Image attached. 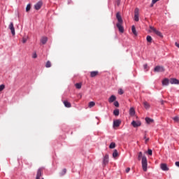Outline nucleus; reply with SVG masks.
Masks as SVG:
<instances>
[{
	"mask_svg": "<svg viewBox=\"0 0 179 179\" xmlns=\"http://www.w3.org/2000/svg\"><path fill=\"white\" fill-rule=\"evenodd\" d=\"M94 106H96V103H94V101H90L89 103L88 107L92 108V107H94Z\"/></svg>",
	"mask_w": 179,
	"mask_h": 179,
	"instance_id": "23",
	"label": "nucleus"
},
{
	"mask_svg": "<svg viewBox=\"0 0 179 179\" xmlns=\"http://www.w3.org/2000/svg\"><path fill=\"white\" fill-rule=\"evenodd\" d=\"M143 68H144V69H145L146 71H148V64H144L143 65Z\"/></svg>",
	"mask_w": 179,
	"mask_h": 179,
	"instance_id": "39",
	"label": "nucleus"
},
{
	"mask_svg": "<svg viewBox=\"0 0 179 179\" xmlns=\"http://www.w3.org/2000/svg\"><path fill=\"white\" fill-rule=\"evenodd\" d=\"M117 5H120V2L117 3Z\"/></svg>",
	"mask_w": 179,
	"mask_h": 179,
	"instance_id": "46",
	"label": "nucleus"
},
{
	"mask_svg": "<svg viewBox=\"0 0 179 179\" xmlns=\"http://www.w3.org/2000/svg\"><path fill=\"white\" fill-rule=\"evenodd\" d=\"M41 6H43V1H38L35 4L34 9H36V10H40Z\"/></svg>",
	"mask_w": 179,
	"mask_h": 179,
	"instance_id": "8",
	"label": "nucleus"
},
{
	"mask_svg": "<svg viewBox=\"0 0 179 179\" xmlns=\"http://www.w3.org/2000/svg\"><path fill=\"white\" fill-rule=\"evenodd\" d=\"M98 75H99V71H97L90 72L91 78H96V76H98Z\"/></svg>",
	"mask_w": 179,
	"mask_h": 179,
	"instance_id": "15",
	"label": "nucleus"
},
{
	"mask_svg": "<svg viewBox=\"0 0 179 179\" xmlns=\"http://www.w3.org/2000/svg\"><path fill=\"white\" fill-rule=\"evenodd\" d=\"M31 9V6L30 4H28L26 7V12H29V10H30Z\"/></svg>",
	"mask_w": 179,
	"mask_h": 179,
	"instance_id": "33",
	"label": "nucleus"
},
{
	"mask_svg": "<svg viewBox=\"0 0 179 179\" xmlns=\"http://www.w3.org/2000/svg\"><path fill=\"white\" fill-rule=\"evenodd\" d=\"M145 121L147 124H152V122H153L154 120L152 119H150V117H146Z\"/></svg>",
	"mask_w": 179,
	"mask_h": 179,
	"instance_id": "24",
	"label": "nucleus"
},
{
	"mask_svg": "<svg viewBox=\"0 0 179 179\" xmlns=\"http://www.w3.org/2000/svg\"><path fill=\"white\" fill-rule=\"evenodd\" d=\"M131 31L134 36H138V33L136 32V28H135V25L131 27Z\"/></svg>",
	"mask_w": 179,
	"mask_h": 179,
	"instance_id": "19",
	"label": "nucleus"
},
{
	"mask_svg": "<svg viewBox=\"0 0 179 179\" xmlns=\"http://www.w3.org/2000/svg\"><path fill=\"white\" fill-rule=\"evenodd\" d=\"M121 125V120H116L113 121V127L114 128H117Z\"/></svg>",
	"mask_w": 179,
	"mask_h": 179,
	"instance_id": "12",
	"label": "nucleus"
},
{
	"mask_svg": "<svg viewBox=\"0 0 179 179\" xmlns=\"http://www.w3.org/2000/svg\"><path fill=\"white\" fill-rule=\"evenodd\" d=\"M169 83H171V85H179V80L177 78H171Z\"/></svg>",
	"mask_w": 179,
	"mask_h": 179,
	"instance_id": "11",
	"label": "nucleus"
},
{
	"mask_svg": "<svg viewBox=\"0 0 179 179\" xmlns=\"http://www.w3.org/2000/svg\"><path fill=\"white\" fill-rule=\"evenodd\" d=\"M8 29H10L11 31V34H13V36H15V27L13 26V22L10 23Z\"/></svg>",
	"mask_w": 179,
	"mask_h": 179,
	"instance_id": "10",
	"label": "nucleus"
},
{
	"mask_svg": "<svg viewBox=\"0 0 179 179\" xmlns=\"http://www.w3.org/2000/svg\"><path fill=\"white\" fill-rule=\"evenodd\" d=\"M149 141H150V138H147L145 139V143H148V142H149Z\"/></svg>",
	"mask_w": 179,
	"mask_h": 179,
	"instance_id": "43",
	"label": "nucleus"
},
{
	"mask_svg": "<svg viewBox=\"0 0 179 179\" xmlns=\"http://www.w3.org/2000/svg\"><path fill=\"white\" fill-rule=\"evenodd\" d=\"M47 41H48V38L45 37V36H43L41 38V43L42 44H46L47 43Z\"/></svg>",
	"mask_w": 179,
	"mask_h": 179,
	"instance_id": "17",
	"label": "nucleus"
},
{
	"mask_svg": "<svg viewBox=\"0 0 179 179\" xmlns=\"http://www.w3.org/2000/svg\"><path fill=\"white\" fill-rule=\"evenodd\" d=\"M75 86L76 89H82V83H76Z\"/></svg>",
	"mask_w": 179,
	"mask_h": 179,
	"instance_id": "27",
	"label": "nucleus"
},
{
	"mask_svg": "<svg viewBox=\"0 0 179 179\" xmlns=\"http://www.w3.org/2000/svg\"><path fill=\"white\" fill-rule=\"evenodd\" d=\"M113 114L114 115H115L116 117H118V115H120V110L116 109L113 111Z\"/></svg>",
	"mask_w": 179,
	"mask_h": 179,
	"instance_id": "25",
	"label": "nucleus"
},
{
	"mask_svg": "<svg viewBox=\"0 0 179 179\" xmlns=\"http://www.w3.org/2000/svg\"><path fill=\"white\" fill-rule=\"evenodd\" d=\"M27 38H29V37H27V36L22 38V43H23V44H25V43L27 42Z\"/></svg>",
	"mask_w": 179,
	"mask_h": 179,
	"instance_id": "30",
	"label": "nucleus"
},
{
	"mask_svg": "<svg viewBox=\"0 0 179 179\" xmlns=\"http://www.w3.org/2000/svg\"><path fill=\"white\" fill-rule=\"evenodd\" d=\"M175 45H176V47H178V48H179V43H176Z\"/></svg>",
	"mask_w": 179,
	"mask_h": 179,
	"instance_id": "44",
	"label": "nucleus"
},
{
	"mask_svg": "<svg viewBox=\"0 0 179 179\" xmlns=\"http://www.w3.org/2000/svg\"><path fill=\"white\" fill-rule=\"evenodd\" d=\"M174 122H179V117L178 116L173 117Z\"/></svg>",
	"mask_w": 179,
	"mask_h": 179,
	"instance_id": "32",
	"label": "nucleus"
},
{
	"mask_svg": "<svg viewBox=\"0 0 179 179\" xmlns=\"http://www.w3.org/2000/svg\"><path fill=\"white\" fill-rule=\"evenodd\" d=\"M117 100V97L115 95H111L110 97L108 99V101L110 103H114Z\"/></svg>",
	"mask_w": 179,
	"mask_h": 179,
	"instance_id": "16",
	"label": "nucleus"
},
{
	"mask_svg": "<svg viewBox=\"0 0 179 179\" xmlns=\"http://www.w3.org/2000/svg\"><path fill=\"white\" fill-rule=\"evenodd\" d=\"M114 106L115 107H120V103H118V101H115L114 102Z\"/></svg>",
	"mask_w": 179,
	"mask_h": 179,
	"instance_id": "35",
	"label": "nucleus"
},
{
	"mask_svg": "<svg viewBox=\"0 0 179 179\" xmlns=\"http://www.w3.org/2000/svg\"><path fill=\"white\" fill-rule=\"evenodd\" d=\"M63 103L65 107H66L67 108H71V103L68 102V101H64Z\"/></svg>",
	"mask_w": 179,
	"mask_h": 179,
	"instance_id": "18",
	"label": "nucleus"
},
{
	"mask_svg": "<svg viewBox=\"0 0 179 179\" xmlns=\"http://www.w3.org/2000/svg\"><path fill=\"white\" fill-rule=\"evenodd\" d=\"M5 89V85L2 84L0 85V92H2Z\"/></svg>",
	"mask_w": 179,
	"mask_h": 179,
	"instance_id": "34",
	"label": "nucleus"
},
{
	"mask_svg": "<svg viewBox=\"0 0 179 179\" xmlns=\"http://www.w3.org/2000/svg\"><path fill=\"white\" fill-rule=\"evenodd\" d=\"M134 20L135 22H139V8H138L134 10Z\"/></svg>",
	"mask_w": 179,
	"mask_h": 179,
	"instance_id": "3",
	"label": "nucleus"
},
{
	"mask_svg": "<svg viewBox=\"0 0 179 179\" xmlns=\"http://www.w3.org/2000/svg\"><path fill=\"white\" fill-rule=\"evenodd\" d=\"M46 68H51V62L48 61L45 64Z\"/></svg>",
	"mask_w": 179,
	"mask_h": 179,
	"instance_id": "28",
	"label": "nucleus"
},
{
	"mask_svg": "<svg viewBox=\"0 0 179 179\" xmlns=\"http://www.w3.org/2000/svg\"><path fill=\"white\" fill-rule=\"evenodd\" d=\"M169 83H170L169 78H164L162 81L163 86H169Z\"/></svg>",
	"mask_w": 179,
	"mask_h": 179,
	"instance_id": "14",
	"label": "nucleus"
},
{
	"mask_svg": "<svg viewBox=\"0 0 179 179\" xmlns=\"http://www.w3.org/2000/svg\"><path fill=\"white\" fill-rule=\"evenodd\" d=\"M154 72H164V67L162 66H157L154 69Z\"/></svg>",
	"mask_w": 179,
	"mask_h": 179,
	"instance_id": "6",
	"label": "nucleus"
},
{
	"mask_svg": "<svg viewBox=\"0 0 179 179\" xmlns=\"http://www.w3.org/2000/svg\"><path fill=\"white\" fill-rule=\"evenodd\" d=\"M175 164H176V166L177 167H179V162H176L175 163Z\"/></svg>",
	"mask_w": 179,
	"mask_h": 179,
	"instance_id": "41",
	"label": "nucleus"
},
{
	"mask_svg": "<svg viewBox=\"0 0 179 179\" xmlns=\"http://www.w3.org/2000/svg\"><path fill=\"white\" fill-rule=\"evenodd\" d=\"M147 41H148V43H152V36H147Z\"/></svg>",
	"mask_w": 179,
	"mask_h": 179,
	"instance_id": "29",
	"label": "nucleus"
},
{
	"mask_svg": "<svg viewBox=\"0 0 179 179\" xmlns=\"http://www.w3.org/2000/svg\"><path fill=\"white\" fill-rule=\"evenodd\" d=\"M159 1H160V0H152V3H151V8L152 7H153V5L155 4V3H156L157 2H159Z\"/></svg>",
	"mask_w": 179,
	"mask_h": 179,
	"instance_id": "31",
	"label": "nucleus"
},
{
	"mask_svg": "<svg viewBox=\"0 0 179 179\" xmlns=\"http://www.w3.org/2000/svg\"><path fill=\"white\" fill-rule=\"evenodd\" d=\"M118 93H119V94H124V90H122V89H120L118 90Z\"/></svg>",
	"mask_w": 179,
	"mask_h": 179,
	"instance_id": "36",
	"label": "nucleus"
},
{
	"mask_svg": "<svg viewBox=\"0 0 179 179\" xmlns=\"http://www.w3.org/2000/svg\"><path fill=\"white\" fill-rule=\"evenodd\" d=\"M63 173H64V174H66V169H63Z\"/></svg>",
	"mask_w": 179,
	"mask_h": 179,
	"instance_id": "42",
	"label": "nucleus"
},
{
	"mask_svg": "<svg viewBox=\"0 0 179 179\" xmlns=\"http://www.w3.org/2000/svg\"><path fill=\"white\" fill-rule=\"evenodd\" d=\"M160 167L163 171H169V167L166 164H161Z\"/></svg>",
	"mask_w": 179,
	"mask_h": 179,
	"instance_id": "13",
	"label": "nucleus"
},
{
	"mask_svg": "<svg viewBox=\"0 0 179 179\" xmlns=\"http://www.w3.org/2000/svg\"><path fill=\"white\" fill-rule=\"evenodd\" d=\"M143 106H144L145 108H146V110L150 108V105L147 101L143 102Z\"/></svg>",
	"mask_w": 179,
	"mask_h": 179,
	"instance_id": "22",
	"label": "nucleus"
},
{
	"mask_svg": "<svg viewBox=\"0 0 179 179\" xmlns=\"http://www.w3.org/2000/svg\"><path fill=\"white\" fill-rule=\"evenodd\" d=\"M144 139H148V138H146V136H144Z\"/></svg>",
	"mask_w": 179,
	"mask_h": 179,
	"instance_id": "45",
	"label": "nucleus"
},
{
	"mask_svg": "<svg viewBox=\"0 0 179 179\" xmlns=\"http://www.w3.org/2000/svg\"><path fill=\"white\" fill-rule=\"evenodd\" d=\"M115 148V143L112 142L110 145H109V148L110 149H114Z\"/></svg>",
	"mask_w": 179,
	"mask_h": 179,
	"instance_id": "26",
	"label": "nucleus"
},
{
	"mask_svg": "<svg viewBox=\"0 0 179 179\" xmlns=\"http://www.w3.org/2000/svg\"><path fill=\"white\" fill-rule=\"evenodd\" d=\"M131 125L134 127V128H138V127H141V125H142V123H141L140 121L133 120L131 122Z\"/></svg>",
	"mask_w": 179,
	"mask_h": 179,
	"instance_id": "7",
	"label": "nucleus"
},
{
	"mask_svg": "<svg viewBox=\"0 0 179 179\" xmlns=\"http://www.w3.org/2000/svg\"><path fill=\"white\" fill-rule=\"evenodd\" d=\"M32 58H34V59L37 58V53L34 52L32 55Z\"/></svg>",
	"mask_w": 179,
	"mask_h": 179,
	"instance_id": "38",
	"label": "nucleus"
},
{
	"mask_svg": "<svg viewBox=\"0 0 179 179\" xmlns=\"http://www.w3.org/2000/svg\"><path fill=\"white\" fill-rule=\"evenodd\" d=\"M129 171H131V168H127L126 173H129Z\"/></svg>",
	"mask_w": 179,
	"mask_h": 179,
	"instance_id": "40",
	"label": "nucleus"
},
{
	"mask_svg": "<svg viewBox=\"0 0 179 179\" xmlns=\"http://www.w3.org/2000/svg\"><path fill=\"white\" fill-rule=\"evenodd\" d=\"M129 115H131V117H134V115H135V108H131L129 109Z\"/></svg>",
	"mask_w": 179,
	"mask_h": 179,
	"instance_id": "20",
	"label": "nucleus"
},
{
	"mask_svg": "<svg viewBox=\"0 0 179 179\" xmlns=\"http://www.w3.org/2000/svg\"><path fill=\"white\" fill-rule=\"evenodd\" d=\"M148 154L150 156H152V150L149 149V150H148Z\"/></svg>",
	"mask_w": 179,
	"mask_h": 179,
	"instance_id": "37",
	"label": "nucleus"
},
{
	"mask_svg": "<svg viewBox=\"0 0 179 179\" xmlns=\"http://www.w3.org/2000/svg\"><path fill=\"white\" fill-rule=\"evenodd\" d=\"M150 29L151 31H153L157 36H159V37H163V34L159 31L157 30L156 28L154 27H150Z\"/></svg>",
	"mask_w": 179,
	"mask_h": 179,
	"instance_id": "4",
	"label": "nucleus"
},
{
	"mask_svg": "<svg viewBox=\"0 0 179 179\" xmlns=\"http://www.w3.org/2000/svg\"><path fill=\"white\" fill-rule=\"evenodd\" d=\"M162 104H163V101H162Z\"/></svg>",
	"mask_w": 179,
	"mask_h": 179,
	"instance_id": "47",
	"label": "nucleus"
},
{
	"mask_svg": "<svg viewBox=\"0 0 179 179\" xmlns=\"http://www.w3.org/2000/svg\"><path fill=\"white\" fill-rule=\"evenodd\" d=\"M108 154H106L104 157H103V166H106V164H108Z\"/></svg>",
	"mask_w": 179,
	"mask_h": 179,
	"instance_id": "9",
	"label": "nucleus"
},
{
	"mask_svg": "<svg viewBox=\"0 0 179 179\" xmlns=\"http://www.w3.org/2000/svg\"><path fill=\"white\" fill-rule=\"evenodd\" d=\"M113 157L114 159H116V157H118V150H114L113 152Z\"/></svg>",
	"mask_w": 179,
	"mask_h": 179,
	"instance_id": "21",
	"label": "nucleus"
},
{
	"mask_svg": "<svg viewBox=\"0 0 179 179\" xmlns=\"http://www.w3.org/2000/svg\"><path fill=\"white\" fill-rule=\"evenodd\" d=\"M116 18L117 19V23L116 24V26L120 33H124V27L122 26V24H124V21L122 20V17H121L120 12L117 13Z\"/></svg>",
	"mask_w": 179,
	"mask_h": 179,
	"instance_id": "2",
	"label": "nucleus"
},
{
	"mask_svg": "<svg viewBox=\"0 0 179 179\" xmlns=\"http://www.w3.org/2000/svg\"><path fill=\"white\" fill-rule=\"evenodd\" d=\"M141 159H142L141 164L143 171H148V158L146 156H143L142 152H139L138 154V160L141 161Z\"/></svg>",
	"mask_w": 179,
	"mask_h": 179,
	"instance_id": "1",
	"label": "nucleus"
},
{
	"mask_svg": "<svg viewBox=\"0 0 179 179\" xmlns=\"http://www.w3.org/2000/svg\"><path fill=\"white\" fill-rule=\"evenodd\" d=\"M43 168H39L37 171L36 173V179H40L41 178L42 176H43ZM41 179H44L43 178H42Z\"/></svg>",
	"mask_w": 179,
	"mask_h": 179,
	"instance_id": "5",
	"label": "nucleus"
}]
</instances>
